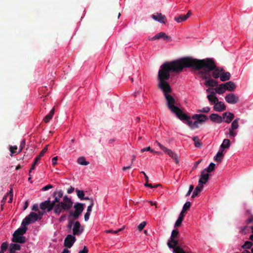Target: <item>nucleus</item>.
Here are the masks:
<instances>
[{
    "label": "nucleus",
    "instance_id": "obj_1",
    "mask_svg": "<svg viewBox=\"0 0 253 253\" xmlns=\"http://www.w3.org/2000/svg\"><path fill=\"white\" fill-rule=\"evenodd\" d=\"M185 68H191L199 78L206 80V60L197 59L191 57L179 58L163 64L158 72V87L162 90L164 95L172 91L169 84L166 81L170 78V73H179Z\"/></svg>",
    "mask_w": 253,
    "mask_h": 253
},
{
    "label": "nucleus",
    "instance_id": "obj_2",
    "mask_svg": "<svg viewBox=\"0 0 253 253\" xmlns=\"http://www.w3.org/2000/svg\"><path fill=\"white\" fill-rule=\"evenodd\" d=\"M167 101L168 108L176 114L177 118L181 121H186L187 125L192 129L198 128L199 125L206 121V115L204 114H195L192 118L183 113L182 110L174 105L175 99L169 93L164 95Z\"/></svg>",
    "mask_w": 253,
    "mask_h": 253
},
{
    "label": "nucleus",
    "instance_id": "obj_3",
    "mask_svg": "<svg viewBox=\"0 0 253 253\" xmlns=\"http://www.w3.org/2000/svg\"><path fill=\"white\" fill-rule=\"evenodd\" d=\"M73 202L71 198L67 196L63 197L62 202L55 204L54 202L51 201L49 199L42 202L40 205V209L47 212H49L53 210L54 213L59 215L63 211H68L72 207Z\"/></svg>",
    "mask_w": 253,
    "mask_h": 253
},
{
    "label": "nucleus",
    "instance_id": "obj_4",
    "mask_svg": "<svg viewBox=\"0 0 253 253\" xmlns=\"http://www.w3.org/2000/svg\"><path fill=\"white\" fill-rule=\"evenodd\" d=\"M204 184H206V169H204L201 172V177L198 181V185L192 194V198L198 196L199 193L203 190Z\"/></svg>",
    "mask_w": 253,
    "mask_h": 253
},
{
    "label": "nucleus",
    "instance_id": "obj_5",
    "mask_svg": "<svg viewBox=\"0 0 253 253\" xmlns=\"http://www.w3.org/2000/svg\"><path fill=\"white\" fill-rule=\"evenodd\" d=\"M168 246L173 249V253H184V251L180 245L179 241L176 238L170 239L168 242Z\"/></svg>",
    "mask_w": 253,
    "mask_h": 253
},
{
    "label": "nucleus",
    "instance_id": "obj_6",
    "mask_svg": "<svg viewBox=\"0 0 253 253\" xmlns=\"http://www.w3.org/2000/svg\"><path fill=\"white\" fill-rule=\"evenodd\" d=\"M84 204L80 203H76L74 206V208L75 211H70L69 212V215L73 216L74 219H77L79 218V216L84 211Z\"/></svg>",
    "mask_w": 253,
    "mask_h": 253
},
{
    "label": "nucleus",
    "instance_id": "obj_7",
    "mask_svg": "<svg viewBox=\"0 0 253 253\" xmlns=\"http://www.w3.org/2000/svg\"><path fill=\"white\" fill-rule=\"evenodd\" d=\"M76 241L74 235H68L64 240V246L68 248H71Z\"/></svg>",
    "mask_w": 253,
    "mask_h": 253
},
{
    "label": "nucleus",
    "instance_id": "obj_8",
    "mask_svg": "<svg viewBox=\"0 0 253 253\" xmlns=\"http://www.w3.org/2000/svg\"><path fill=\"white\" fill-rule=\"evenodd\" d=\"M225 100L227 103L234 104L238 102L239 97L234 93H231L225 96Z\"/></svg>",
    "mask_w": 253,
    "mask_h": 253
},
{
    "label": "nucleus",
    "instance_id": "obj_9",
    "mask_svg": "<svg viewBox=\"0 0 253 253\" xmlns=\"http://www.w3.org/2000/svg\"><path fill=\"white\" fill-rule=\"evenodd\" d=\"M216 66V63L213 58H207V76L208 72L214 69Z\"/></svg>",
    "mask_w": 253,
    "mask_h": 253
},
{
    "label": "nucleus",
    "instance_id": "obj_10",
    "mask_svg": "<svg viewBox=\"0 0 253 253\" xmlns=\"http://www.w3.org/2000/svg\"><path fill=\"white\" fill-rule=\"evenodd\" d=\"M207 92H210V94L207 96L208 100L211 104H214L218 100L217 97L215 96V91L212 88L207 89Z\"/></svg>",
    "mask_w": 253,
    "mask_h": 253
},
{
    "label": "nucleus",
    "instance_id": "obj_11",
    "mask_svg": "<svg viewBox=\"0 0 253 253\" xmlns=\"http://www.w3.org/2000/svg\"><path fill=\"white\" fill-rule=\"evenodd\" d=\"M52 196L53 198H54V200L52 201L54 202L55 204H59L62 202V201H60V199L63 196V192L61 190L58 191H54Z\"/></svg>",
    "mask_w": 253,
    "mask_h": 253
},
{
    "label": "nucleus",
    "instance_id": "obj_12",
    "mask_svg": "<svg viewBox=\"0 0 253 253\" xmlns=\"http://www.w3.org/2000/svg\"><path fill=\"white\" fill-rule=\"evenodd\" d=\"M160 39H163L165 41L168 42L171 41L170 37L166 35L164 32H160L154 36L151 40L154 41Z\"/></svg>",
    "mask_w": 253,
    "mask_h": 253
},
{
    "label": "nucleus",
    "instance_id": "obj_13",
    "mask_svg": "<svg viewBox=\"0 0 253 253\" xmlns=\"http://www.w3.org/2000/svg\"><path fill=\"white\" fill-rule=\"evenodd\" d=\"M81 224L79 221H77L74 223L73 228V235H80L83 231V229H81Z\"/></svg>",
    "mask_w": 253,
    "mask_h": 253
},
{
    "label": "nucleus",
    "instance_id": "obj_14",
    "mask_svg": "<svg viewBox=\"0 0 253 253\" xmlns=\"http://www.w3.org/2000/svg\"><path fill=\"white\" fill-rule=\"evenodd\" d=\"M191 12L189 11L186 15H178L174 17V19L178 23L185 21L191 15Z\"/></svg>",
    "mask_w": 253,
    "mask_h": 253
},
{
    "label": "nucleus",
    "instance_id": "obj_15",
    "mask_svg": "<svg viewBox=\"0 0 253 253\" xmlns=\"http://www.w3.org/2000/svg\"><path fill=\"white\" fill-rule=\"evenodd\" d=\"M151 17L160 23H166V16L163 15L161 13H157L156 14H153L151 15Z\"/></svg>",
    "mask_w": 253,
    "mask_h": 253
},
{
    "label": "nucleus",
    "instance_id": "obj_16",
    "mask_svg": "<svg viewBox=\"0 0 253 253\" xmlns=\"http://www.w3.org/2000/svg\"><path fill=\"white\" fill-rule=\"evenodd\" d=\"M224 122L230 123L234 118V115L231 112H225L222 115Z\"/></svg>",
    "mask_w": 253,
    "mask_h": 253
},
{
    "label": "nucleus",
    "instance_id": "obj_17",
    "mask_svg": "<svg viewBox=\"0 0 253 253\" xmlns=\"http://www.w3.org/2000/svg\"><path fill=\"white\" fill-rule=\"evenodd\" d=\"M164 152L169 155V156L171 158H172L176 164L179 163L178 156L174 152L167 148Z\"/></svg>",
    "mask_w": 253,
    "mask_h": 253
},
{
    "label": "nucleus",
    "instance_id": "obj_18",
    "mask_svg": "<svg viewBox=\"0 0 253 253\" xmlns=\"http://www.w3.org/2000/svg\"><path fill=\"white\" fill-rule=\"evenodd\" d=\"M226 107L224 103L218 100L214 104V109L218 112H221L224 110Z\"/></svg>",
    "mask_w": 253,
    "mask_h": 253
},
{
    "label": "nucleus",
    "instance_id": "obj_19",
    "mask_svg": "<svg viewBox=\"0 0 253 253\" xmlns=\"http://www.w3.org/2000/svg\"><path fill=\"white\" fill-rule=\"evenodd\" d=\"M12 241L13 242L22 244L26 242V239L25 237L23 236L13 235Z\"/></svg>",
    "mask_w": 253,
    "mask_h": 253
},
{
    "label": "nucleus",
    "instance_id": "obj_20",
    "mask_svg": "<svg viewBox=\"0 0 253 253\" xmlns=\"http://www.w3.org/2000/svg\"><path fill=\"white\" fill-rule=\"evenodd\" d=\"M28 228L27 227L22 226L17 229L13 233V235H17V236H23L25 233H26Z\"/></svg>",
    "mask_w": 253,
    "mask_h": 253
},
{
    "label": "nucleus",
    "instance_id": "obj_21",
    "mask_svg": "<svg viewBox=\"0 0 253 253\" xmlns=\"http://www.w3.org/2000/svg\"><path fill=\"white\" fill-rule=\"evenodd\" d=\"M213 89V91H215V93H217L219 94H223L226 91L225 84H221Z\"/></svg>",
    "mask_w": 253,
    "mask_h": 253
},
{
    "label": "nucleus",
    "instance_id": "obj_22",
    "mask_svg": "<svg viewBox=\"0 0 253 253\" xmlns=\"http://www.w3.org/2000/svg\"><path fill=\"white\" fill-rule=\"evenodd\" d=\"M210 119L213 122L220 123L222 122V117L216 114H212L210 116Z\"/></svg>",
    "mask_w": 253,
    "mask_h": 253
},
{
    "label": "nucleus",
    "instance_id": "obj_23",
    "mask_svg": "<svg viewBox=\"0 0 253 253\" xmlns=\"http://www.w3.org/2000/svg\"><path fill=\"white\" fill-rule=\"evenodd\" d=\"M230 145L231 143L230 140L228 139H224L221 144L219 149L224 151L225 149H227L230 147Z\"/></svg>",
    "mask_w": 253,
    "mask_h": 253
},
{
    "label": "nucleus",
    "instance_id": "obj_24",
    "mask_svg": "<svg viewBox=\"0 0 253 253\" xmlns=\"http://www.w3.org/2000/svg\"><path fill=\"white\" fill-rule=\"evenodd\" d=\"M211 70L213 71L212 76L215 79L220 78L221 73L223 71L222 69H220L219 67H217L216 66L214 69Z\"/></svg>",
    "mask_w": 253,
    "mask_h": 253
},
{
    "label": "nucleus",
    "instance_id": "obj_25",
    "mask_svg": "<svg viewBox=\"0 0 253 253\" xmlns=\"http://www.w3.org/2000/svg\"><path fill=\"white\" fill-rule=\"evenodd\" d=\"M224 84L226 90H227L230 91H234L236 88L235 84L232 82L230 81Z\"/></svg>",
    "mask_w": 253,
    "mask_h": 253
},
{
    "label": "nucleus",
    "instance_id": "obj_26",
    "mask_svg": "<svg viewBox=\"0 0 253 253\" xmlns=\"http://www.w3.org/2000/svg\"><path fill=\"white\" fill-rule=\"evenodd\" d=\"M21 249V246L17 244H11L9 247V253H15L16 251H19Z\"/></svg>",
    "mask_w": 253,
    "mask_h": 253
},
{
    "label": "nucleus",
    "instance_id": "obj_27",
    "mask_svg": "<svg viewBox=\"0 0 253 253\" xmlns=\"http://www.w3.org/2000/svg\"><path fill=\"white\" fill-rule=\"evenodd\" d=\"M238 134V130L235 129H232L230 127L228 129V131L226 133L227 137L232 138L235 137Z\"/></svg>",
    "mask_w": 253,
    "mask_h": 253
},
{
    "label": "nucleus",
    "instance_id": "obj_28",
    "mask_svg": "<svg viewBox=\"0 0 253 253\" xmlns=\"http://www.w3.org/2000/svg\"><path fill=\"white\" fill-rule=\"evenodd\" d=\"M224 157V151L219 149L216 156L214 157V160L220 162Z\"/></svg>",
    "mask_w": 253,
    "mask_h": 253
},
{
    "label": "nucleus",
    "instance_id": "obj_29",
    "mask_svg": "<svg viewBox=\"0 0 253 253\" xmlns=\"http://www.w3.org/2000/svg\"><path fill=\"white\" fill-rule=\"evenodd\" d=\"M231 75L229 72H221L220 76V80L222 82H225L230 79Z\"/></svg>",
    "mask_w": 253,
    "mask_h": 253
},
{
    "label": "nucleus",
    "instance_id": "obj_30",
    "mask_svg": "<svg viewBox=\"0 0 253 253\" xmlns=\"http://www.w3.org/2000/svg\"><path fill=\"white\" fill-rule=\"evenodd\" d=\"M54 113V108H53L49 113L43 118L44 122L46 123L49 122V121L52 119Z\"/></svg>",
    "mask_w": 253,
    "mask_h": 253
},
{
    "label": "nucleus",
    "instance_id": "obj_31",
    "mask_svg": "<svg viewBox=\"0 0 253 253\" xmlns=\"http://www.w3.org/2000/svg\"><path fill=\"white\" fill-rule=\"evenodd\" d=\"M28 217L30 218V220H31V222H35L39 219V216L37 213L32 212L28 215Z\"/></svg>",
    "mask_w": 253,
    "mask_h": 253
},
{
    "label": "nucleus",
    "instance_id": "obj_32",
    "mask_svg": "<svg viewBox=\"0 0 253 253\" xmlns=\"http://www.w3.org/2000/svg\"><path fill=\"white\" fill-rule=\"evenodd\" d=\"M250 227L248 226H244L240 227V233L242 234H246L250 232Z\"/></svg>",
    "mask_w": 253,
    "mask_h": 253
},
{
    "label": "nucleus",
    "instance_id": "obj_33",
    "mask_svg": "<svg viewBox=\"0 0 253 253\" xmlns=\"http://www.w3.org/2000/svg\"><path fill=\"white\" fill-rule=\"evenodd\" d=\"M239 118L235 119L231 124V128L232 129H235L237 130L238 128H239Z\"/></svg>",
    "mask_w": 253,
    "mask_h": 253
},
{
    "label": "nucleus",
    "instance_id": "obj_34",
    "mask_svg": "<svg viewBox=\"0 0 253 253\" xmlns=\"http://www.w3.org/2000/svg\"><path fill=\"white\" fill-rule=\"evenodd\" d=\"M77 162L79 164L83 166H86L89 164V162L85 160L84 157H80L78 159Z\"/></svg>",
    "mask_w": 253,
    "mask_h": 253
},
{
    "label": "nucleus",
    "instance_id": "obj_35",
    "mask_svg": "<svg viewBox=\"0 0 253 253\" xmlns=\"http://www.w3.org/2000/svg\"><path fill=\"white\" fill-rule=\"evenodd\" d=\"M217 82L213 79H209L207 80V86H216Z\"/></svg>",
    "mask_w": 253,
    "mask_h": 253
},
{
    "label": "nucleus",
    "instance_id": "obj_36",
    "mask_svg": "<svg viewBox=\"0 0 253 253\" xmlns=\"http://www.w3.org/2000/svg\"><path fill=\"white\" fill-rule=\"evenodd\" d=\"M31 223V220H30V218L26 216L22 221L21 225L23 227H26V225H28Z\"/></svg>",
    "mask_w": 253,
    "mask_h": 253
},
{
    "label": "nucleus",
    "instance_id": "obj_37",
    "mask_svg": "<svg viewBox=\"0 0 253 253\" xmlns=\"http://www.w3.org/2000/svg\"><path fill=\"white\" fill-rule=\"evenodd\" d=\"M76 191L77 195L78 198H80L81 200H83L84 196V191L80 190L79 189H76Z\"/></svg>",
    "mask_w": 253,
    "mask_h": 253
},
{
    "label": "nucleus",
    "instance_id": "obj_38",
    "mask_svg": "<svg viewBox=\"0 0 253 253\" xmlns=\"http://www.w3.org/2000/svg\"><path fill=\"white\" fill-rule=\"evenodd\" d=\"M40 159L41 158L38 156L35 158V161L33 163L32 167L29 170V174L32 172V170L35 169L36 165L37 164V162L40 160Z\"/></svg>",
    "mask_w": 253,
    "mask_h": 253
},
{
    "label": "nucleus",
    "instance_id": "obj_39",
    "mask_svg": "<svg viewBox=\"0 0 253 253\" xmlns=\"http://www.w3.org/2000/svg\"><path fill=\"white\" fill-rule=\"evenodd\" d=\"M253 245V244L250 241H246L245 244L242 246L243 248L245 249H250Z\"/></svg>",
    "mask_w": 253,
    "mask_h": 253
},
{
    "label": "nucleus",
    "instance_id": "obj_40",
    "mask_svg": "<svg viewBox=\"0 0 253 253\" xmlns=\"http://www.w3.org/2000/svg\"><path fill=\"white\" fill-rule=\"evenodd\" d=\"M179 232L177 230H173L170 239H175L178 237Z\"/></svg>",
    "mask_w": 253,
    "mask_h": 253
},
{
    "label": "nucleus",
    "instance_id": "obj_41",
    "mask_svg": "<svg viewBox=\"0 0 253 253\" xmlns=\"http://www.w3.org/2000/svg\"><path fill=\"white\" fill-rule=\"evenodd\" d=\"M1 250L0 251L4 252L8 248V244L7 242H3L1 245Z\"/></svg>",
    "mask_w": 253,
    "mask_h": 253
},
{
    "label": "nucleus",
    "instance_id": "obj_42",
    "mask_svg": "<svg viewBox=\"0 0 253 253\" xmlns=\"http://www.w3.org/2000/svg\"><path fill=\"white\" fill-rule=\"evenodd\" d=\"M215 167V164L213 163H211L208 168H207V172H210L212 171Z\"/></svg>",
    "mask_w": 253,
    "mask_h": 253
},
{
    "label": "nucleus",
    "instance_id": "obj_43",
    "mask_svg": "<svg viewBox=\"0 0 253 253\" xmlns=\"http://www.w3.org/2000/svg\"><path fill=\"white\" fill-rule=\"evenodd\" d=\"M191 203L190 202H187L185 203V204L183 206L182 210L184 211H186L187 210H188L190 207Z\"/></svg>",
    "mask_w": 253,
    "mask_h": 253
},
{
    "label": "nucleus",
    "instance_id": "obj_44",
    "mask_svg": "<svg viewBox=\"0 0 253 253\" xmlns=\"http://www.w3.org/2000/svg\"><path fill=\"white\" fill-rule=\"evenodd\" d=\"M193 140L194 141L195 145L197 147H199L201 146L200 140L197 137H194Z\"/></svg>",
    "mask_w": 253,
    "mask_h": 253
},
{
    "label": "nucleus",
    "instance_id": "obj_45",
    "mask_svg": "<svg viewBox=\"0 0 253 253\" xmlns=\"http://www.w3.org/2000/svg\"><path fill=\"white\" fill-rule=\"evenodd\" d=\"M48 145H47L42 150V151L40 152L39 155L38 156L39 157H40V158L42 157L44 154H45V153H46V152L47 151V149H48Z\"/></svg>",
    "mask_w": 253,
    "mask_h": 253
},
{
    "label": "nucleus",
    "instance_id": "obj_46",
    "mask_svg": "<svg viewBox=\"0 0 253 253\" xmlns=\"http://www.w3.org/2000/svg\"><path fill=\"white\" fill-rule=\"evenodd\" d=\"M146 225V221H143L138 226V229L139 231L142 230V229L144 228L145 225Z\"/></svg>",
    "mask_w": 253,
    "mask_h": 253
},
{
    "label": "nucleus",
    "instance_id": "obj_47",
    "mask_svg": "<svg viewBox=\"0 0 253 253\" xmlns=\"http://www.w3.org/2000/svg\"><path fill=\"white\" fill-rule=\"evenodd\" d=\"M146 151H150L151 153H155V151L152 150L150 146L142 149L141 150V152L143 153Z\"/></svg>",
    "mask_w": 253,
    "mask_h": 253
},
{
    "label": "nucleus",
    "instance_id": "obj_48",
    "mask_svg": "<svg viewBox=\"0 0 253 253\" xmlns=\"http://www.w3.org/2000/svg\"><path fill=\"white\" fill-rule=\"evenodd\" d=\"M122 228H120L117 230H106V232L107 233H114V234H117L120 231H121L122 230Z\"/></svg>",
    "mask_w": 253,
    "mask_h": 253
},
{
    "label": "nucleus",
    "instance_id": "obj_49",
    "mask_svg": "<svg viewBox=\"0 0 253 253\" xmlns=\"http://www.w3.org/2000/svg\"><path fill=\"white\" fill-rule=\"evenodd\" d=\"M94 205L93 200H90V204L88 206L87 209V212H90L92 211V208Z\"/></svg>",
    "mask_w": 253,
    "mask_h": 253
},
{
    "label": "nucleus",
    "instance_id": "obj_50",
    "mask_svg": "<svg viewBox=\"0 0 253 253\" xmlns=\"http://www.w3.org/2000/svg\"><path fill=\"white\" fill-rule=\"evenodd\" d=\"M17 149V147L16 146H11L9 148V150L12 154L15 153V150Z\"/></svg>",
    "mask_w": 253,
    "mask_h": 253
},
{
    "label": "nucleus",
    "instance_id": "obj_51",
    "mask_svg": "<svg viewBox=\"0 0 253 253\" xmlns=\"http://www.w3.org/2000/svg\"><path fill=\"white\" fill-rule=\"evenodd\" d=\"M52 188H53V185H52L51 184H48V185L44 186L43 187H42V191H46V190H47Z\"/></svg>",
    "mask_w": 253,
    "mask_h": 253
},
{
    "label": "nucleus",
    "instance_id": "obj_52",
    "mask_svg": "<svg viewBox=\"0 0 253 253\" xmlns=\"http://www.w3.org/2000/svg\"><path fill=\"white\" fill-rule=\"evenodd\" d=\"M156 142L157 144V145L159 146V147L160 148V149L161 150H162L164 152L165 151V150H166V149L167 148L166 147H165L164 146L162 145L160 142H159L157 141Z\"/></svg>",
    "mask_w": 253,
    "mask_h": 253
},
{
    "label": "nucleus",
    "instance_id": "obj_53",
    "mask_svg": "<svg viewBox=\"0 0 253 253\" xmlns=\"http://www.w3.org/2000/svg\"><path fill=\"white\" fill-rule=\"evenodd\" d=\"M9 195V198L8 200V203H11L12 201V189H11L9 193L7 194V196Z\"/></svg>",
    "mask_w": 253,
    "mask_h": 253
},
{
    "label": "nucleus",
    "instance_id": "obj_54",
    "mask_svg": "<svg viewBox=\"0 0 253 253\" xmlns=\"http://www.w3.org/2000/svg\"><path fill=\"white\" fill-rule=\"evenodd\" d=\"M57 160H58V157L57 156L55 157L52 158V165L54 166H55L57 164Z\"/></svg>",
    "mask_w": 253,
    "mask_h": 253
},
{
    "label": "nucleus",
    "instance_id": "obj_55",
    "mask_svg": "<svg viewBox=\"0 0 253 253\" xmlns=\"http://www.w3.org/2000/svg\"><path fill=\"white\" fill-rule=\"evenodd\" d=\"M182 220L179 219V218H177V220L176 221L175 223V225L174 226L176 227V226H179L181 224V222H182Z\"/></svg>",
    "mask_w": 253,
    "mask_h": 253
},
{
    "label": "nucleus",
    "instance_id": "obj_56",
    "mask_svg": "<svg viewBox=\"0 0 253 253\" xmlns=\"http://www.w3.org/2000/svg\"><path fill=\"white\" fill-rule=\"evenodd\" d=\"M88 252L87 248L86 246H84L83 250L80 251L79 253H87Z\"/></svg>",
    "mask_w": 253,
    "mask_h": 253
},
{
    "label": "nucleus",
    "instance_id": "obj_57",
    "mask_svg": "<svg viewBox=\"0 0 253 253\" xmlns=\"http://www.w3.org/2000/svg\"><path fill=\"white\" fill-rule=\"evenodd\" d=\"M90 214V212H86L85 213V214H84V220L85 221H87L89 219Z\"/></svg>",
    "mask_w": 253,
    "mask_h": 253
},
{
    "label": "nucleus",
    "instance_id": "obj_58",
    "mask_svg": "<svg viewBox=\"0 0 253 253\" xmlns=\"http://www.w3.org/2000/svg\"><path fill=\"white\" fill-rule=\"evenodd\" d=\"M74 220H70L69 222V223L67 225V228L69 229H71L72 227L73 224H74Z\"/></svg>",
    "mask_w": 253,
    "mask_h": 253
},
{
    "label": "nucleus",
    "instance_id": "obj_59",
    "mask_svg": "<svg viewBox=\"0 0 253 253\" xmlns=\"http://www.w3.org/2000/svg\"><path fill=\"white\" fill-rule=\"evenodd\" d=\"M74 190L75 189L74 187L70 186V187L67 190V192L69 194H71L74 191Z\"/></svg>",
    "mask_w": 253,
    "mask_h": 253
},
{
    "label": "nucleus",
    "instance_id": "obj_60",
    "mask_svg": "<svg viewBox=\"0 0 253 253\" xmlns=\"http://www.w3.org/2000/svg\"><path fill=\"white\" fill-rule=\"evenodd\" d=\"M25 145V140L23 139L20 143V147H21V148H24Z\"/></svg>",
    "mask_w": 253,
    "mask_h": 253
},
{
    "label": "nucleus",
    "instance_id": "obj_61",
    "mask_svg": "<svg viewBox=\"0 0 253 253\" xmlns=\"http://www.w3.org/2000/svg\"><path fill=\"white\" fill-rule=\"evenodd\" d=\"M253 221V216L252 215L249 219L246 220L247 223H250Z\"/></svg>",
    "mask_w": 253,
    "mask_h": 253
},
{
    "label": "nucleus",
    "instance_id": "obj_62",
    "mask_svg": "<svg viewBox=\"0 0 253 253\" xmlns=\"http://www.w3.org/2000/svg\"><path fill=\"white\" fill-rule=\"evenodd\" d=\"M202 160L200 159L198 160L197 162H196L193 167V169L196 168L198 166V165L202 162Z\"/></svg>",
    "mask_w": 253,
    "mask_h": 253
},
{
    "label": "nucleus",
    "instance_id": "obj_63",
    "mask_svg": "<svg viewBox=\"0 0 253 253\" xmlns=\"http://www.w3.org/2000/svg\"><path fill=\"white\" fill-rule=\"evenodd\" d=\"M144 185L146 186V187H150V188H153V185L151 184V183H149L148 182H145Z\"/></svg>",
    "mask_w": 253,
    "mask_h": 253
},
{
    "label": "nucleus",
    "instance_id": "obj_64",
    "mask_svg": "<svg viewBox=\"0 0 253 253\" xmlns=\"http://www.w3.org/2000/svg\"><path fill=\"white\" fill-rule=\"evenodd\" d=\"M32 210L35 211H39V207L38 205H35L32 208Z\"/></svg>",
    "mask_w": 253,
    "mask_h": 253
}]
</instances>
